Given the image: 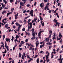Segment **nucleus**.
Wrapping results in <instances>:
<instances>
[{"mask_svg":"<svg viewBox=\"0 0 63 63\" xmlns=\"http://www.w3.org/2000/svg\"><path fill=\"white\" fill-rule=\"evenodd\" d=\"M53 21L55 23H56V25L55 24H54V25H55V26H57V25H58V22H57V20H56V19H54L53 20Z\"/></svg>","mask_w":63,"mask_h":63,"instance_id":"nucleus-1","label":"nucleus"},{"mask_svg":"<svg viewBox=\"0 0 63 63\" xmlns=\"http://www.w3.org/2000/svg\"><path fill=\"white\" fill-rule=\"evenodd\" d=\"M40 6L41 8H43V7H44V3H41L40 4Z\"/></svg>","mask_w":63,"mask_h":63,"instance_id":"nucleus-2","label":"nucleus"},{"mask_svg":"<svg viewBox=\"0 0 63 63\" xmlns=\"http://www.w3.org/2000/svg\"><path fill=\"white\" fill-rule=\"evenodd\" d=\"M46 40V42H49V38H46L45 39Z\"/></svg>","mask_w":63,"mask_h":63,"instance_id":"nucleus-3","label":"nucleus"},{"mask_svg":"<svg viewBox=\"0 0 63 63\" xmlns=\"http://www.w3.org/2000/svg\"><path fill=\"white\" fill-rule=\"evenodd\" d=\"M20 37V36L18 35H16V39H17L18 38Z\"/></svg>","mask_w":63,"mask_h":63,"instance_id":"nucleus-4","label":"nucleus"},{"mask_svg":"<svg viewBox=\"0 0 63 63\" xmlns=\"http://www.w3.org/2000/svg\"><path fill=\"white\" fill-rule=\"evenodd\" d=\"M10 40V38H6L5 39V40L6 41V42H9V40Z\"/></svg>","mask_w":63,"mask_h":63,"instance_id":"nucleus-5","label":"nucleus"},{"mask_svg":"<svg viewBox=\"0 0 63 63\" xmlns=\"http://www.w3.org/2000/svg\"><path fill=\"white\" fill-rule=\"evenodd\" d=\"M32 35L33 36V37H34L35 36V32H34L32 34Z\"/></svg>","mask_w":63,"mask_h":63,"instance_id":"nucleus-6","label":"nucleus"},{"mask_svg":"<svg viewBox=\"0 0 63 63\" xmlns=\"http://www.w3.org/2000/svg\"><path fill=\"white\" fill-rule=\"evenodd\" d=\"M20 5H21L22 7L24 6V5L23 4V2H20Z\"/></svg>","mask_w":63,"mask_h":63,"instance_id":"nucleus-7","label":"nucleus"},{"mask_svg":"<svg viewBox=\"0 0 63 63\" xmlns=\"http://www.w3.org/2000/svg\"><path fill=\"white\" fill-rule=\"evenodd\" d=\"M39 17L40 18V19L41 20H43V18L41 16H39Z\"/></svg>","mask_w":63,"mask_h":63,"instance_id":"nucleus-8","label":"nucleus"},{"mask_svg":"<svg viewBox=\"0 0 63 63\" xmlns=\"http://www.w3.org/2000/svg\"><path fill=\"white\" fill-rule=\"evenodd\" d=\"M36 38V37L34 36V37H32L31 38V39L32 40H34Z\"/></svg>","mask_w":63,"mask_h":63,"instance_id":"nucleus-9","label":"nucleus"},{"mask_svg":"<svg viewBox=\"0 0 63 63\" xmlns=\"http://www.w3.org/2000/svg\"><path fill=\"white\" fill-rule=\"evenodd\" d=\"M8 24H6V25H5V27L6 28H8Z\"/></svg>","mask_w":63,"mask_h":63,"instance_id":"nucleus-10","label":"nucleus"},{"mask_svg":"<svg viewBox=\"0 0 63 63\" xmlns=\"http://www.w3.org/2000/svg\"><path fill=\"white\" fill-rule=\"evenodd\" d=\"M39 58H37L36 62H37V63H39Z\"/></svg>","mask_w":63,"mask_h":63,"instance_id":"nucleus-11","label":"nucleus"},{"mask_svg":"<svg viewBox=\"0 0 63 63\" xmlns=\"http://www.w3.org/2000/svg\"><path fill=\"white\" fill-rule=\"evenodd\" d=\"M62 35L61 34H59V38H60V39H61V37H62Z\"/></svg>","mask_w":63,"mask_h":63,"instance_id":"nucleus-12","label":"nucleus"},{"mask_svg":"<svg viewBox=\"0 0 63 63\" xmlns=\"http://www.w3.org/2000/svg\"><path fill=\"white\" fill-rule=\"evenodd\" d=\"M37 19H38V18H37L35 17V18L34 19V21H36V20H37Z\"/></svg>","mask_w":63,"mask_h":63,"instance_id":"nucleus-13","label":"nucleus"},{"mask_svg":"<svg viewBox=\"0 0 63 63\" xmlns=\"http://www.w3.org/2000/svg\"><path fill=\"white\" fill-rule=\"evenodd\" d=\"M36 47H38V45H39V43L38 42V43H36Z\"/></svg>","mask_w":63,"mask_h":63,"instance_id":"nucleus-14","label":"nucleus"},{"mask_svg":"<svg viewBox=\"0 0 63 63\" xmlns=\"http://www.w3.org/2000/svg\"><path fill=\"white\" fill-rule=\"evenodd\" d=\"M22 58L23 59V60H24V55H23V54L22 55Z\"/></svg>","mask_w":63,"mask_h":63,"instance_id":"nucleus-15","label":"nucleus"},{"mask_svg":"<svg viewBox=\"0 0 63 63\" xmlns=\"http://www.w3.org/2000/svg\"><path fill=\"white\" fill-rule=\"evenodd\" d=\"M49 34H51V33H52V31H51V30H50L49 31Z\"/></svg>","mask_w":63,"mask_h":63,"instance_id":"nucleus-16","label":"nucleus"},{"mask_svg":"<svg viewBox=\"0 0 63 63\" xmlns=\"http://www.w3.org/2000/svg\"><path fill=\"white\" fill-rule=\"evenodd\" d=\"M2 6L3 8H4L5 7V6L4 5L3 3H2Z\"/></svg>","mask_w":63,"mask_h":63,"instance_id":"nucleus-17","label":"nucleus"},{"mask_svg":"<svg viewBox=\"0 0 63 63\" xmlns=\"http://www.w3.org/2000/svg\"><path fill=\"white\" fill-rule=\"evenodd\" d=\"M7 12V11H3L2 12V14H5V13H6Z\"/></svg>","mask_w":63,"mask_h":63,"instance_id":"nucleus-18","label":"nucleus"},{"mask_svg":"<svg viewBox=\"0 0 63 63\" xmlns=\"http://www.w3.org/2000/svg\"><path fill=\"white\" fill-rule=\"evenodd\" d=\"M14 11V8H12L11 9V11L13 12Z\"/></svg>","mask_w":63,"mask_h":63,"instance_id":"nucleus-19","label":"nucleus"},{"mask_svg":"<svg viewBox=\"0 0 63 63\" xmlns=\"http://www.w3.org/2000/svg\"><path fill=\"white\" fill-rule=\"evenodd\" d=\"M19 57H20L21 56V53H20V52L19 53Z\"/></svg>","mask_w":63,"mask_h":63,"instance_id":"nucleus-20","label":"nucleus"},{"mask_svg":"<svg viewBox=\"0 0 63 63\" xmlns=\"http://www.w3.org/2000/svg\"><path fill=\"white\" fill-rule=\"evenodd\" d=\"M57 41H58V40H60V39H61V38H58V37L57 36Z\"/></svg>","mask_w":63,"mask_h":63,"instance_id":"nucleus-21","label":"nucleus"},{"mask_svg":"<svg viewBox=\"0 0 63 63\" xmlns=\"http://www.w3.org/2000/svg\"><path fill=\"white\" fill-rule=\"evenodd\" d=\"M51 12H52V10H50L48 11V13H49V14H51Z\"/></svg>","mask_w":63,"mask_h":63,"instance_id":"nucleus-22","label":"nucleus"},{"mask_svg":"<svg viewBox=\"0 0 63 63\" xmlns=\"http://www.w3.org/2000/svg\"><path fill=\"white\" fill-rule=\"evenodd\" d=\"M25 43V42H24L23 41H21V44H24Z\"/></svg>","mask_w":63,"mask_h":63,"instance_id":"nucleus-23","label":"nucleus"},{"mask_svg":"<svg viewBox=\"0 0 63 63\" xmlns=\"http://www.w3.org/2000/svg\"><path fill=\"white\" fill-rule=\"evenodd\" d=\"M4 43H5V47H6L7 46V43H6V41H5L4 42Z\"/></svg>","mask_w":63,"mask_h":63,"instance_id":"nucleus-24","label":"nucleus"},{"mask_svg":"<svg viewBox=\"0 0 63 63\" xmlns=\"http://www.w3.org/2000/svg\"><path fill=\"white\" fill-rule=\"evenodd\" d=\"M28 23L29 24V25H32V23H29V22H28Z\"/></svg>","mask_w":63,"mask_h":63,"instance_id":"nucleus-25","label":"nucleus"},{"mask_svg":"<svg viewBox=\"0 0 63 63\" xmlns=\"http://www.w3.org/2000/svg\"><path fill=\"white\" fill-rule=\"evenodd\" d=\"M48 56H48V55H46V58H49Z\"/></svg>","mask_w":63,"mask_h":63,"instance_id":"nucleus-26","label":"nucleus"},{"mask_svg":"<svg viewBox=\"0 0 63 63\" xmlns=\"http://www.w3.org/2000/svg\"><path fill=\"white\" fill-rule=\"evenodd\" d=\"M10 3H12V2L14 1V0H9Z\"/></svg>","mask_w":63,"mask_h":63,"instance_id":"nucleus-27","label":"nucleus"},{"mask_svg":"<svg viewBox=\"0 0 63 63\" xmlns=\"http://www.w3.org/2000/svg\"><path fill=\"white\" fill-rule=\"evenodd\" d=\"M51 55H52L51 56V58L52 59V58H53V56H54V55H53L52 54V53H51Z\"/></svg>","mask_w":63,"mask_h":63,"instance_id":"nucleus-28","label":"nucleus"},{"mask_svg":"<svg viewBox=\"0 0 63 63\" xmlns=\"http://www.w3.org/2000/svg\"><path fill=\"white\" fill-rule=\"evenodd\" d=\"M14 37L13 36H12V39H11V41H14Z\"/></svg>","mask_w":63,"mask_h":63,"instance_id":"nucleus-29","label":"nucleus"},{"mask_svg":"<svg viewBox=\"0 0 63 63\" xmlns=\"http://www.w3.org/2000/svg\"><path fill=\"white\" fill-rule=\"evenodd\" d=\"M44 22H43V23H41V24L42 26H44V25H45V24H44Z\"/></svg>","mask_w":63,"mask_h":63,"instance_id":"nucleus-30","label":"nucleus"},{"mask_svg":"<svg viewBox=\"0 0 63 63\" xmlns=\"http://www.w3.org/2000/svg\"><path fill=\"white\" fill-rule=\"evenodd\" d=\"M53 36H54V37H55L56 36V33L54 32V35Z\"/></svg>","mask_w":63,"mask_h":63,"instance_id":"nucleus-31","label":"nucleus"},{"mask_svg":"<svg viewBox=\"0 0 63 63\" xmlns=\"http://www.w3.org/2000/svg\"><path fill=\"white\" fill-rule=\"evenodd\" d=\"M22 44L21 43H20V44L19 45V47H21V46H22Z\"/></svg>","mask_w":63,"mask_h":63,"instance_id":"nucleus-32","label":"nucleus"},{"mask_svg":"<svg viewBox=\"0 0 63 63\" xmlns=\"http://www.w3.org/2000/svg\"><path fill=\"white\" fill-rule=\"evenodd\" d=\"M38 56V55H35L34 57V58H36V57H37Z\"/></svg>","mask_w":63,"mask_h":63,"instance_id":"nucleus-33","label":"nucleus"},{"mask_svg":"<svg viewBox=\"0 0 63 63\" xmlns=\"http://www.w3.org/2000/svg\"><path fill=\"white\" fill-rule=\"evenodd\" d=\"M52 54H53V53H54V54H55V53H56L55 51L54 52H52L51 53Z\"/></svg>","mask_w":63,"mask_h":63,"instance_id":"nucleus-34","label":"nucleus"},{"mask_svg":"<svg viewBox=\"0 0 63 63\" xmlns=\"http://www.w3.org/2000/svg\"><path fill=\"white\" fill-rule=\"evenodd\" d=\"M48 45H51V44H52V43H50L49 42H48Z\"/></svg>","mask_w":63,"mask_h":63,"instance_id":"nucleus-35","label":"nucleus"},{"mask_svg":"<svg viewBox=\"0 0 63 63\" xmlns=\"http://www.w3.org/2000/svg\"><path fill=\"white\" fill-rule=\"evenodd\" d=\"M32 33H33L34 32V29L33 28L32 29Z\"/></svg>","mask_w":63,"mask_h":63,"instance_id":"nucleus-36","label":"nucleus"},{"mask_svg":"<svg viewBox=\"0 0 63 63\" xmlns=\"http://www.w3.org/2000/svg\"><path fill=\"white\" fill-rule=\"evenodd\" d=\"M17 2H18V1L17 0L16 1V2L15 3V5H16V4H17Z\"/></svg>","mask_w":63,"mask_h":63,"instance_id":"nucleus-37","label":"nucleus"},{"mask_svg":"<svg viewBox=\"0 0 63 63\" xmlns=\"http://www.w3.org/2000/svg\"><path fill=\"white\" fill-rule=\"evenodd\" d=\"M40 47L41 48H42V47H44V46L43 45H41L40 46Z\"/></svg>","mask_w":63,"mask_h":63,"instance_id":"nucleus-38","label":"nucleus"},{"mask_svg":"<svg viewBox=\"0 0 63 63\" xmlns=\"http://www.w3.org/2000/svg\"><path fill=\"white\" fill-rule=\"evenodd\" d=\"M16 25L17 26H18V25H18V23L16 22L15 23Z\"/></svg>","mask_w":63,"mask_h":63,"instance_id":"nucleus-39","label":"nucleus"},{"mask_svg":"<svg viewBox=\"0 0 63 63\" xmlns=\"http://www.w3.org/2000/svg\"><path fill=\"white\" fill-rule=\"evenodd\" d=\"M4 2L5 4H7V1L5 0V1Z\"/></svg>","mask_w":63,"mask_h":63,"instance_id":"nucleus-40","label":"nucleus"},{"mask_svg":"<svg viewBox=\"0 0 63 63\" xmlns=\"http://www.w3.org/2000/svg\"><path fill=\"white\" fill-rule=\"evenodd\" d=\"M42 32L41 31H40V32L39 33V34H41V33H42Z\"/></svg>","mask_w":63,"mask_h":63,"instance_id":"nucleus-41","label":"nucleus"},{"mask_svg":"<svg viewBox=\"0 0 63 63\" xmlns=\"http://www.w3.org/2000/svg\"><path fill=\"white\" fill-rule=\"evenodd\" d=\"M51 34L50 35H49V37H48V38H49H49H51Z\"/></svg>","mask_w":63,"mask_h":63,"instance_id":"nucleus-42","label":"nucleus"},{"mask_svg":"<svg viewBox=\"0 0 63 63\" xmlns=\"http://www.w3.org/2000/svg\"><path fill=\"white\" fill-rule=\"evenodd\" d=\"M24 28V29H22V30L23 31H25V28Z\"/></svg>","mask_w":63,"mask_h":63,"instance_id":"nucleus-43","label":"nucleus"},{"mask_svg":"<svg viewBox=\"0 0 63 63\" xmlns=\"http://www.w3.org/2000/svg\"><path fill=\"white\" fill-rule=\"evenodd\" d=\"M50 60L49 59H48L47 60V62H49Z\"/></svg>","mask_w":63,"mask_h":63,"instance_id":"nucleus-44","label":"nucleus"},{"mask_svg":"<svg viewBox=\"0 0 63 63\" xmlns=\"http://www.w3.org/2000/svg\"><path fill=\"white\" fill-rule=\"evenodd\" d=\"M30 14H33V12H31V11H30Z\"/></svg>","mask_w":63,"mask_h":63,"instance_id":"nucleus-45","label":"nucleus"},{"mask_svg":"<svg viewBox=\"0 0 63 63\" xmlns=\"http://www.w3.org/2000/svg\"><path fill=\"white\" fill-rule=\"evenodd\" d=\"M45 8L46 9H47V8H48V6H47V5H46L45 7Z\"/></svg>","mask_w":63,"mask_h":63,"instance_id":"nucleus-46","label":"nucleus"},{"mask_svg":"<svg viewBox=\"0 0 63 63\" xmlns=\"http://www.w3.org/2000/svg\"><path fill=\"white\" fill-rule=\"evenodd\" d=\"M22 1L23 2H26L27 1L26 0H22Z\"/></svg>","mask_w":63,"mask_h":63,"instance_id":"nucleus-47","label":"nucleus"},{"mask_svg":"<svg viewBox=\"0 0 63 63\" xmlns=\"http://www.w3.org/2000/svg\"><path fill=\"white\" fill-rule=\"evenodd\" d=\"M13 28L14 29H15V28H16V27L15 26H14Z\"/></svg>","mask_w":63,"mask_h":63,"instance_id":"nucleus-48","label":"nucleus"},{"mask_svg":"<svg viewBox=\"0 0 63 63\" xmlns=\"http://www.w3.org/2000/svg\"><path fill=\"white\" fill-rule=\"evenodd\" d=\"M52 47L51 46H49V49H50Z\"/></svg>","mask_w":63,"mask_h":63,"instance_id":"nucleus-49","label":"nucleus"},{"mask_svg":"<svg viewBox=\"0 0 63 63\" xmlns=\"http://www.w3.org/2000/svg\"><path fill=\"white\" fill-rule=\"evenodd\" d=\"M31 21V19H29L28 20V21L29 22Z\"/></svg>","mask_w":63,"mask_h":63,"instance_id":"nucleus-50","label":"nucleus"},{"mask_svg":"<svg viewBox=\"0 0 63 63\" xmlns=\"http://www.w3.org/2000/svg\"><path fill=\"white\" fill-rule=\"evenodd\" d=\"M14 23L15 22L14 21H13L12 22V23H11V24H14Z\"/></svg>","mask_w":63,"mask_h":63,"instance_id":"nucleus-51","label":"nucleus"},{"mask_svg":"<svg viewBox=\"0 0 63 63\" xmlns=\"http://www.w3.org/2000/svg\"><path fill=\"white\" fill-rule=\"evenodd\" d=\"M30 60H31V61L32 60H33V59H32V58H30Z\"/></svg>","mask_w":63,"mask_h":63,"instance_id":"nucleus-52","label":"nucleus"},{"mask_svg":"<svg viewBox=\"0 0 63 63\" xmlns=\"http://www.w3.org/2000/svg\"><path fill=\"white\" fill-rule=\"evenodd\" d=\"M58 6H60V3L59 2L58 4Z\"/></svg>","mask_w":63,"mask_h":63,"instance_id":"nucleus-53","label":"nucleus"},{"mask_svg":"<svg viewBox=\"0 0 63 63\" xmlns=\"http://www.w3.org/2000/svg\"><path fill=\"white\" fill-rule=\"evenodd\" d=\"M44 1L46 3H47V0H44Z\"/></svg>","mask_w":63,"mask_h":63,"instance_id":"nucleus-54","label":"nucleus"},{"mask_svg":"<svg viewBox=\"0 0 63 63\" xmlns=\"http://www.w3.org/2000/svg\"><path fill=\"white\" fill-rule=\"evenodd\" d=\"M19 49L20 50H21H21H22V49H23L22 48H19Z\"/></svg>","mask_w":63,"mask_h":63,"instance_id":"nucleus-55","label":"nucleus"},{"mask_svg":"<svg viewBox=\"0 0 63 63\" xmlns=\"http://www.w3.org/2000/svg\"><path fill=\"white\" fill-rule=\"evenodd\" d=\"M30 4H28L27 5V6L28 7H29L30 6Z\"/></svg>","mask_w":63,"mask_h":63,"instance_id":"nucleus-56","label":"nucleus"},{"mask_svg":"<svg viewBox=\"0 0 63 63\" xmlns=\"http://www.w3.org/2000/svg\"><path fill=\"white\" fill-rule=\"evenodd\" d=\"M32 49V47H30V48L29 49V50H31Z\"/></svg>","mask_w":63,"mask_h":63,"instance_id":"nucleus-57","label":"nucleus"},{"mask_svg":"<svg viewBox=\"0 0 63 63\" xmlns=\"http://www.w3.org/2000/svg\"><path fill=\"white\" fill-rule=\"evenodd\" d=\"M6 47L7 49H9V47L8 46H7V47Z\"/></svg>","mask_w":63,"mask_h":63,"instance_id":"nucleus-58","label":"nucleus"},{"mask_svg":"<svg viewBox=\"0 0 63 63\" xmlns=\"http://www.w3.org/2000/svg\"><path fill=\"white\" fill-rule=\"evenodd\" d=\"M55 39H56V38H55V37H54L53 38V39L55 40Z\"/></svg>","mask_w":63,"mask_h":63,"instance_id":"nucleus-59","label":"nucleus"},{"mask_svg":"<svg viewBox=\"0 0 63 63\" xmlns=\"http://www.w3.org/2000/svg\"><path fill=\"white\" fill-rule=\"evenodd\" d=\"M43 52V51L42 50L40 51V53H42Z\"/></svg>","mask_w":63,"mask_h":63,"instance_id":"nucleus-60","label":"nucleus"},{"mask_svg":"<svg viewBox=\"0 0 63 63\" xmlns=\"http://www.w3.org/2000/svg\"><path fill=\"white\" fill-rule=\"evenodd\" d=\"M17 39H15L14 40V42H16V41H17Z\"/></svg>","mask_w":63,"mask_h":63,"instance_id":"nucleus-61","label":"nucleus"},{"mask_svg":"<svg viewBox=\"0 0 63 63\" xmlns=\"http://www.w3.org/2000/svg\"><path fill=\"white\" fill-rule=\"evenodd\" d=\"M28 29H30V28H31V27L30 26H28Z\"/></svg>","mask_w":63,"mask_h":63,"instance_id":"nucleus-62","label":"nucleus"},{"mask_svg":"<svg viewBox=\"0 0 63 63\" xmlns=\"http://www.w3.org/2000/svg\"><path fill=\"white\" fill-rule=\"evenodd\" d=\"M2 37H3V38H5V35H4Z\"/></svg>","mask_w":63,"mask_h":63,"instance_id":"nucleus-63","label":"nucleus"},{"mask_svg":"<svg viewBox=\"0 0 63 63\" xmlns=\"http://www.w3.org/2000/svg\"><path fill=\"white\" fill-rule=\"evenodd\" d=\"M9 15H10V13H8L7 14V16H9Z\"/></svg>","mask_w":63,"mask_h":63,"instance_id":"nucleus-64","label":"nucleus"}]
</instances>
